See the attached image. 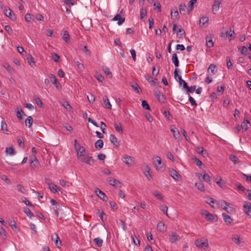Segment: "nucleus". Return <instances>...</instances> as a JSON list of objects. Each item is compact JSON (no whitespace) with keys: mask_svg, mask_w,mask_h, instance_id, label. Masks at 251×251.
I'll return each instance as SVG.
<instances>
[{"mask_svg":"<svg viewBox=\"0 0 251 251\" xmlns=\"http://www.w3.org/2000/svg\"><path fill=\"white\" fill-rule=\"evenodd\" d=\"M49 188L50 190V191L54 193L57 192L60 190V189L58 188L57 186L55 184H53L52 186H51L50 185L49 187Z\"/></svg>","mask_w":251,"mask_h":251,"instance_id":"obj_45","label":"nucleus"},{"mask_svg":"<svg viewBox=\"0 0 251 251\" xmlns=\"http://www.w3.org/2000/svg\"><path fill=\"white\" fill-rule=\"evenodd\" d=\"M52 238L54 240L56 246L59 247V245H61V241H60V239L57 234L55 233L52 235Z\"/></svg>","mask_w":251,"mask_h":251,"instance_id":"obj_27","label":"nucleus"},{"mask_svg":"<svg viewBox=\"0 0 251 251\" xmlns=\"http://www.w3.org/2000/svg\"><path fill=\"white\" fill-rule=\"evenodd\" d=\"M29 161L30 162V167L32 168H37L40 165L39 161L36 157H34V160H32V158H29Z\"/></svg>","mask_w":251,"mask_h":251,"instance_id":"obj_18","label":"nucleus"},{"mask_svg":"<svg viewBox=\"0 0 251 251\" xmlns=\"http://www.w3.org/2000/svg\"><path fill=\"white\" fill-rule=\"evenodd\" d=\"M87 99L90 103H94L95 101V97L92 94H90L89 96H87Z\"/></svg>","mask_w":251,"mask_h":251,"instance_id":"obj_57","label":"nucleus"},{"mask_svg":"<svg viewBox=\"0 0 251 251\" xmlns=\"http://www.w3.org/2000/svg\"><path fill=\"white\" fill-rule=\"evenodd\" d=\"M103 100L106 107L108 109H111L112 108V106L109 102L108 97L107 96H104L103 98Z\"/></svg>","mask_w":251,"mask_h":251,"instance_id":"obj_28","label":"nucleus"},{"mask_svg":"<svg viewBox=\"0 0 251 251\" xmlns=\"http://www.w3.org/2000/svg\"><path fill=\"white\" fill-rule=\"evenodd\" d=\"M161 210L166 215L168 216V207L166 205H163L161 206Z\"/></svg>","mask_w":251,"mask_h":251,"instance_id":"obj_62","label":"nucleus"},{"mask_svg":"<svg viewBox=\"0 0 251 251\" xmlns=\"http://www.w3.org/2000/svg\"><path fill=\"white\" fill-rule=\"evenodd\" d=\"M195 245L198 248L201 249L205 250L209 248L208 241L207 239L204 238L196 239L195 241Z\"/></svg>","mask_w":251,"mask_h":251,"instance_id":"obj_1","label":"nucleus"},{"mask_svg":"<svg viewBox=\"0 0 251 251\" xmlns=\"http://www.w3.org/2000/svg\"><path fill=\"white\" fill-rule=\"evenodd\" d=\"M197 151L200 154L204 156L207 154V151L204 150L201 147H198L197 148Z\"/></svg>","mask_w":251,"mask_h":251,"instance_id":"obj_36","label":"nucleus"},{"mask_svg":"<svg viewBox=\"0 0 251 251\" xmlns=\"http://www.w3.org/2000/svg\"><path fill=\"white\" fill-rule=\"evenodd\" d=\"M204 174L202 176L203 179L207 182V183L210 184L211 183V179L210 176L207 174L205 172V171H204Z\"/></svg>","mask_w":251,"mask_h":251,"instance_id":"obj_42","label":"nucleus"},{"mask_svg":"<svg viewBox=\"0 0 251 251\" xmlns=\"http://www.w3.org/2000/svg\"><path fill=\"white\" fill-rule=\"evenodd\" d=\"M17 187L19 192H21L23 194L26 193V191L25 189L22 185L18 184L17 185Z\"/></svg>","mask_w":251,"mask_h":251,"instance_id":"obj_52","label":"nucleus"},{"mask_svg":"<svg viewBox=\"0 0 251 251\" xmlns=\"http://www.w3.org/2000/svg\"><path fill=\"white\" fill-rule=\"evenodd\" d=\"M153 165L156 170L161 171L164 168V164L162 162L161 159L158 156H155L153 158Z\"/></svg>","mask_w":251,"mask_h":251,"instance_id":"obj_2","label":"nucleus"},{"mask_svg":"<svg viewBox=\"0 0 251 251\" xmlns=\"http://www.w3.org/2000/svg\"><path fill=\"white\" fill-rule=\"evenodd\" d=\"M142 106L145 109L148 110H151V107L147 101L145 100H143L142 101Z\"/></svg>","mask_w":251,"mask_h":251,"instance_id":"obj_46","label":"nucleus"},{"mask_svg":"<svg viewBox=\"0 0 251 251\" xmlns=\"http://www.w3.org/2000/svg\"><path fill=\"white\" fill-rule=\"evenodd\" d=\"M4 29L10 35L13 33V30L10 25H5L4 27Z\"/></svg>","mask_w":251,"mask_h":251,"instance_id":"obj_64","label":"nucleus"},{"mask_svg":"<svg viewBox=\"0 0 251 251\" xmlns=\"http://www.w3.org/2000/svg\"><path fill=\"white\" fill-rule=\"evenodd\" d=\"M2 66L7 70V71L11 74L12 75L14 73V69L10 66V65L7 63H4L2 65Z\"/></svg>","mask_w":251,"mask_h":251,"instance_id":"obj_20","label":"nucleus"},{"mask_svg":"<svg viewBox=\"0 0 251 251\" xmlns=\"http://www.w3.org/2000/svg\"><path fill=\"white\" fill-rule=\"evenodd\" d=\"M103 146V142L102 140L99 139L96 141L95 144V147L97 149H100L102 148Z\"/></svg>","mask_w":251,"mask_h":251,"instance_id":"obj_31","label":"nucleus"},{"mask_svg":"<svg viewBox=\"0 0 251 251\" xmlns=\"http://www.w3.org/2000/svg\"><path fill=\"white\" fill-rule=\"evenodd\" d=\"M80 160L90 165H92L94 163V160L92 157L89 156L86 154Z\"/></svg>","mask_w":251,"mask_h":251,"instance_id":"obj_9","label":"nucleus"},{"mask_svg":"<svg viewBox=\"0 0 251 251\" xmlns=\"http://www.w3.org/2000/svg\"><path fill=\"white\" fill-rule=\"evenodd\" d=\"M93 242L96 246L99 247H100L102 245L103 241L100 238H96L93 240Z\"/></svg>","mask_w":251,"mask_h":251,"instance_id":"obj_35","label":"nucleus"},{"mask_svg":"<svg viewBox=\"0 0 251 251\" xmlns=\"http://www.w3.org/2000/svg\"><path fill=\"white\" fill-rule=\"evenodd\" d=\"M1 129L4 132L8 131L7 124L3 121H2L1 122Z\"/></svg>","mask_w":251,"mask_h":251,"instance_id":"obj_51","label":"nucleus"},{"mask_svg":"<svg viewBox=\"0 0 251 251\" xmlns=\"http://www.w3.org/2000/svg\"><path fill=\"white\" fill-rule=\"evenodd\" d=\"M0 235L3 239H5L7 237L6 231L2 227H0Z\"/></svg>","mask_w":251,"mask_h":251,"instance_id":"obj_50","label":"nucleus"},{"mask_svg":"<svg viewBox=\"0 0 251 251\" xmlns=\"http://www.w3.org/2000/svg\"><path fill=\"white\" fill-rule=\"evenodd\" d=\"M110 140L115 147H118L119 146V142L118 141L117 138L115 135L111 134L110 135Z\"/></svg>","mask_w":251,"mask_h":251,"instance_id":"obj_19","label":"nucleus"},{"mask_svg":"<svg viewBox=\"0 0 251 251\" xmlns=\"http://www.w3.org/2000/svg\"><path fill=\"white\" fill-rule=\"evenodd\" d=\"M169 239L172 244H176L181 239V237L176 232L173 231L169 234Z\"/></svg>","mask_w":251,"mask_h":251,"instance_id":"obj_3","label":"nucleus"},{"mask_svg":"<svg viewBox=\"0 0 251 251\" xmlns=\"http://www.w3.org/2000/svg\"><path fill=\"white\" fill-rule=\"evenodd\" d=\"M62 38L66 42L68 43L69 42L70 39V35L68 31H65L64 32Z\"/></svg>","mask_w":251,"mask_h":251,"instance_id":"obj_47","label":"nucleus"},{"mask_svg":"<svg viewBox=\"0 0 251 251\" xmlns=\"http://www.w3.org/2000/svg\"><path fill=\"white\" fill-rule=\"evenodd\" d=\"M250 124V122L248 120L244 119V121L241 124V128L245 130L248 129V124Z\"/></svg>","mask_w":251,"mask_h":251,"instance_id":"obj_40","label":"nucleus"},{"mask_svg":"<svg viewBox=\"0 0 251 251\" xmlns=\"http://www.w3.org/2000/svg\"><path fill=\"white\" fill-rule=\"evenodd\" d=\"M24 212L26 214L27 216L30 219L34 217L33 213L30 211V209L28 207L24 208Z\"/></svg>","mask_w":251,"mask_h":251,"instance_id":"obj_37","label":"nucleus"},{"mask_svg":"<svg viewBox=\"0 0 251 251\" xmlns=\"http://www.w3.org/2000/svg\"><path fill=\"white\" fill-rule=\"evenodd\" d=\"M4 12L5 15L9 18L12 21H15L16 20L15 14L14 12L8 7H5L4 8Z\"/></svg>","mask_w":251,"mask_h":251,"instance_id":"obj_5","label":"nucleus"},{"mask_svg":"<svg viewBox=\"0 0 251 251\" xmlns=\"http://www.w3.org/2000/svg\"><path fill=\"white\" fill-rule=\"evenodd\" d=\"M244 208L246 213L251 218V203L245 202L244 205Z\"/></svg>","mask_w":251,"mask_h":251,"instance_id":"obj_12","label":"nucleus"},{"mask_svg":"<svg viewBox=\"0 0 251 251\" xmlns=\"http://www.w3.org/2000/svg\"><path fill=\"white\" fill-rule=\"evenodd\" d=\"M123 162L126 163V165H127L128 166L131 165L133 161V157L128 156V155H126L123 158Z\"/></svg>","mask_w":251,"mask_h":251,"instance_id":"obj_14","label":"nucleus"},{"mask_svg":"<svg viewBox=\"0 0 251 251\" xmlns=\"http://www.w3.org/2000/svg\"><path fill=\"white\" fill-rule=\"evenodd\" d=\"M125 18H122L119 14L116 15L113 19V21H118V24L119 25H122L125 21Z\"/></svg>","mask_w":251,"mask_h":251,"instance_id":"obj_21","label":"nucleus"},{"mask_svg":"<svg viewBox=\"0 0 251 251\" xmlns=\"http://www.w3.org/2000/svg\"><path fill=\"white\" fill-rule=\"evenodd\" d=\"M1 179L5 181L7 184H10L11 181L8 178L7 176L5 175H2L0 176Z\"/></svg>","mask_w":251,"mask_h":251,"instance_id":"obj_61","label":"nucleus"},{"mask_svg":"<svg viewBox=\"0 0 251 251\" xmlns=\"http://www.w3.org/2000/svg\"><path fill=\"white\" fill-rule=\"evenodd\" d=\"M219 204L221 205V207L224 210H226L228 213H230L233 211V208L229 206V204L224 200L219 201Z\"/></svg>","mask_w":251,"mask_h":251,"instance_id":"obj_4","label":"nucleus"},{"mask_svg":"<svg viewBox=\"0 0 251 251\" xmlns=\"http://www.w3.org/2000/svg\"><path fill=\"white\" fill-rule=\"evenodd\" d=\"M196 85H193V86H192L191 87H188V86L187 85V87H186V88H185V89H186L187 91L189 93H193L195 90L196 89Z\"/></svg>","mask_w":251,"mask_h":251,"instance_id":"obj_60","label":"nucleus"},{"mask_svg":"<svg viewBox=\"0 0 251 251\" xmlns=\"http://www.w3.org/2000/svg\"><path fill=\"white\" fill-rule=\"evenodd\" d=\"M220 4H217L216 3H214V4L212 6V10L213 12L215 14V12H217L219 9L220 7Z\"/></svg>","mask_w":251,"mask_h":251,"instance_id":"obj_59","label":"nucleus"},{"mask_svg":"<svg viewBox=\"0 0 251 251\" xmlns=\"http://www.w3.org/2000/svg\"><path fill=\"white\" fill-rule=\"evenodd\" d=\"M169 174L170 176L176 180H178L180 178V175L174 169H171L169 170Z\"/></svg>","mask_w":251,"mask_h":251,"instance_id":"obj_11","label":"nucleus"},{"mask_svg":"<svg viewBox=\"0 0 251 251\" xmlns=\"http://www.w3.org/2000/svg\"><path fill=\"white\" fill-rule=\"evenodd\" d=\"M197 2V0H190L189 1V8H188V11L189 12H190L192 11L193 7H194V4Z\"/></svg>","mask_w":251,"mask_h":251,"instance_id":"obj_49","label":"nucleus"},{"mask_svg":"<svg viewBox=\"0 0 251 251\" xmlns=\"http://www.w3.org/2000/svg\"><path fill=\"white\" fill-rule=\"evenodd\" d=\"M172 62L174 64L175 66L177 67L179 66V61L177 58V54L176 53H174L172 55Z\"/></svg>","mask_w":251,"mask_h":251,"instance_id":"obj_26","label":"nucleus"},{"mask_svg":"<svg viewBox=\"0 0 251 251\" xmlns=\"http://www.w3.org/2000/svg\"><path fill=\"white\" fill-rule=\"evenodd\" d=\"M107 181L109 183V184L112 186L116 187H121V183L119 180L114 179L112 177H109L106 179Z\"/></svg>","mask_w":251,"mask_h":251,"instance_id":"obj_6","label":"nucleus"},{"mask_svg":"<svg viewBox=\"0 0 251 251\" xmlns=\"http://www.w3.org/2000/svg\"><path fill=\"white\" fill-rule=\"evenodd\" d=\"M232 241H233L236 244L242 246V244L244 243V240L238 235H234L232 238Z\"/></svg>","mask_w":251,"mask_h":251,"instance_id":"obj_7","label":"nucleus"},{"mask_svg":"<svg viewBox=\"0 0 251 251\" xmlns=\"http://www.w3.org/2000/svg\"><path fill=\"white\" fill-rule=\"evenodd\" d=\"M155 96L158 99V100L161 102H164L165 98L164 96L160 93L159 91H156L155 92Z\"/></svg>","mask_w":251,"mask_h":251,"instance_id":"obj_16","label":"nucleus"},{"mask_svg":"<svg viewBox=\"0 0 251 251\" xmlns=\"http://www.w3.org/2000/svg\"><path fill=\"white\" fill-rule=\"evenodd\" d=\"M5 152L7 154L10 155L11 156L14 155L16 153L15 150L13 147L6 148Z\"/></svg>","mask_w":251,"mask_h":251,"instance_id":"obj_24","label":"nucleus"},{"mask_svg":"<svg viewBox=\"0 0 251 251\" xmlns=\"http://www.w3.org/2000/svg\"><path fill=\"white\" fill-rule=\"evenodd\" d=\"M144 175L147 177L149 180H151L152 179V176L150 174V168L148 166V165L146 164L144 165Z\"/></svg>","mask_w":251,"mask_h":251,"instance_id":"obj_17","label":"nucleus"},{"mask_svg":"<svg viewBox=\"0 0 251 251\" xmlns=\"http://www.w3.org/2000/svg\"><path fill=\"white\" fill-rule=\"evenodd\" d=\"M18 111H17V118L20 120H22L23 119V115L24 114V112L22 109V108H17Z\"/></svg>","mask_w":251,"mask_h":251,"instance_id":"obj_41","label":"nucleus"},{"mask_svg":"<svg viewBox=\"0 0 251 251\" xmlns=\"http://www.w3.org/2000/svg\"><path fill=\"white\" fill-rule=\"evenodd\" d=\"M95 193H96L97 195L103 201H107L108 197L102 191H101L99 188H96L95 189Z\"/></svg>","mask_w":251,"mask_h":251,"instance_id":"obj_8","label":"nucleus"},{"mask_svg":"<svg viewBox=\"0 0 251 251\" xmlns=\"http://www.w3.org/2000/svg\"><path fill=\"white\" fill-rule=\"evenodd\" d=\"M201 214L202 216H204L205 219L210 221H214V217L213 214L209 213L207 210H202L201 212Z\"/></svg>","mask_w":251,"mask_h":251,"instance_id":"obj_10","label":"nucleus"},{"mask_svg":"<svg viewBox=\"0 0 251 251\" xmlns=\"http://www.w3.org/2000/svg\"><path fill=\"white\" fill-rule=\"evenodd\" d=\"M229 159L231 161H232L235 164L239 162V159H238V157L236 155H232V154L230 155L229 156Z\"/></svg>","mask_w":251,"mask_h":251,"instance_id":"obj_48","label":"nucleus"},{"mask_svg":"<svg viewBox=\"0 0 251 251\" xmlns=\"http://www.w3.org/2000/svg\"><path fill=\"white\" fill-rule=\"evenodd\" d=\"M147 11L145 9L142 8L140 10V18L142 20L146 15Z\"/></svg>","mask_w":251,"mask_h":251,"instance_id":"obj_55","label":"nucleus"},{"mask_svg":"<svg viewBox=\"0 0 251 251\" xmlns=\"http://www.w3.org/2000/svg\"><path fill=\"white\" fill-rule=\"evenodd\" d=\"M171 131L173 134V136L176 139H178L179 138L180 133L178 129L177 128L175 127L171 128Z\"/></svg>","mask_w":251,"mask_h":251,"instance_id":"obj_25","label":"nucleus"},{"mask_svg":"<svg viewBox=\"0 0 251 251\" xmlns=\"http://www.w3.org/2000/svg\"><path fill=\"white\" fill-rule=\"evenodd\" d=\"M186 8V6L185 4L181 3L179 6L180 13L182 15H185Z\"/></svg>","mask_w":251,"mask_h":251,"instance_id":"obj_33","label":"nucleus"},{"mask_svg":"<svg viewBox=\"0 0 251 251\" xmlns=\"http://www.w3.org/2000/svg\"><path fill=\"white\" fill-rule=\"evenodd\" d=\"M157 228L160 231H164L166 230L165 224L163 222H160L157 224Z\"/></svg>","mask_w":251,"mask_h":251,"instance_id":"obj_44","label":"nucleus"},{"mask_svg":"<svg viewBox=\"0 0 251 251\" xmlns=\"http://www.w3.org/2000/svg\"><path fill=\"white\" fill-rule=\"evenodd\" d=\"M75 148L76 149V151H77V152H85V149L83 147H81L80 146V145L78 144V145H76V143L77 142V140H75Z\"/></svg>","mask_w":251,"mask_h":251,"instance_id":"obj_34","label":"nucleus"},{"mask_svg":"<svg viewBox=\"0 0 251 251\" xmlns=\"http://www.w3.org/2000/svg\"><path fill=\"white\" fill-rule=\"evenodd\" d=\"M131 87L138 94H139L141 93L142 90L141 88H140L139 85L133 82L131 84Z\"/></svg>","mask_w":251,"mask_h":251,"instance_id":"obj_22","label":"nucleus"},{"mask_svg":"<svg viewBox=\"0 0 251 251\" xmlns=\"http://www.w3.org/2000/svg\"><path fill=\"white\" fill-rule=\"evenodd\" d=\"M195 187H196L197 189L201 192L205 191L204 185L201 182H196L195 183Z\"/></svg>","mask_w":251,"mask_h":251,"instance_id":"obj_30","label":"nucleus"},{"mask_svg":"<svg viewBox=\"0 0 251 251\" xmlns=\"http://www.w3.org/2000/svg\"><path fill=\"white\" fill-rule=\"evenodd\" d=\"M226 65L228 69H230L232 66V63L231 62L230 59L228 56H227L226 57Z\"/></svg>","mask_w":251,"mask_h":251,"instance_id":"obj_63","label":"nucleus"},{"mask_svg":"<svg viewBox=\"0 0 251 251\" xmlns=\"http://www.w3.org/2000/svg\"><path fill=\"white\" fill-rule=\"evenodd\" d=\"M59 183L61 185L65 188H68L69 187V182L66 181L63 179H61L59 180Z\"/></svg>","mask_w":251,"mask_h":251,"instance_id":"obj_54","label":"nucleus"},{"mask_svg":"<svg viewBox=\"0 0 251 251\" xmlns=\"http://www.w3.org/2000/svg\"><path fill=\"white\" fill-rule=\"evenodd\" d=\"M25 125L28 127H30L33 123V118L31 116H28L25 121Z\"/></svg>","mask_w":251,"mask_h":251,"instance_id":"obj_32","label":"nucleus"},{"mask_svg":"<svg viewBox=\"0 0 251 251\" xmlns=\"http://www.w3.org/2000/svg\"><path fill=\"white\" fill-rule=\"evenodd\" d=\"M34 100L35 101L36 103L40 107H42L43 105V102H42L40 99L37 95H34L33 96Z\"/></svg>","mask_w":251,"mask_h":251,"instance_id":"obj_38","label":"nucleus"},{"mask_svg":"<svg viewBox=\"0 0 251 251\" xmlns=\"http://www.w3.org/2000/svg\"><path fill=\"white\" fill-rule=\"evenodd\" d=\"M222 216L223 217L225 222L227 225H229L232 222V219L231 217L226 213H223Z\"/></svg>","mask_w":251,"mask_h":251,"instance_id":"obj_23","label":"nucleus"},{"mask_svg":"<svg viewBox=\"0 0 251 251\" xmlns=\"http://www.w3.org/2000/svg\"><path fill=\"white\" fill-rule=\"evenodd\" d=\"M209 21V18L208 17H202L200 19V24L204 25L205 24L207 23Z\"/></svg>","mask_w":251,"mask_h":251,"instance_id":"obj_43","label":"nucleus"},{"mask_svg":"<svg viewBox=\"0 0 251 251\" xmlns=\"http://www.w3.org/2000/svg\"><path fill=\"white\" fill-rule=\"evenodd\" d=\"M208 70L210 71L213 75H215L217 72V68L214 64H211L208 68Z\"/></svg>","mask_w":251,"mask_h":251,"instance_id":"obj_29","label":"nucleus"},{"mask_svg":"<svg viewBox=\"0 0 251 251\" xmlns=\"http://www.w3.org/2000/svg\"><path fill=\"white\" fill-rule=\"evenodd\" d=\"M153 195L159 200L162 201L163 199V197L162 196L160 193H159L158 191H156L153 192Z\"/></svg>","mask_w":251,"mask_h":251,"instance_id":"obj_58","label":"nucleus"},{"mask_svg":"<svg viewBox=\"0 0 251 251\" xmlns=\"http://www.w3.org/2000/svg\"><path fill=\"white\" fill-rule=\"evenodd\" d=\"M206 46L208 48H212L214 46V42L212 40V35H210V36H206Z\"/></svg>","mask_w":251,"mask_h":251,"instance_id":"obj_13","label":"nucleus"},{"mask_svg":"<svg viewBox=\"0 0 251 251\" xmlns=\"http://www.w3.org/2000/svg\"><path fill=\"white\" fill-rule=\"evenodd\" d=\"M95 76L97 80L100 82H102L104 80V77L100 74H96Z\"/></svg>","mask_w":251,"mask_h":251,"instance_id":"obj_56","label":"nucleus"},{"mask_svg":"<svg viewBox=\"0 0 251 251\" xmlns=\"http://www.w3.org/2000/svg\"><path fill=\"white\" fill-rule=\"evenodd\" d=\"M49 77L50 79H52L53 81V83L54 84V85L57 89H60L61 88V86L60 84L57 81L56 77L53 75L50 74L49 75Z\"/></svg>","mask_w":251,"mask_h":251,"instance_id":"obj_15","label":"nucleus"},{"mask_svg":"<svg viewBox=\"0 0 251 251\" xmlns=\"http://www.w3.org/2000/svg\"><path fill=\"white\" fill-rule=\"evenodd\" d=\"M103 71L107 75L109 76L110 78H111L112 76V73H111L110 69L107 67H103L102 69Z\"/></svg>","mask_w":251,"mask_h":251,"instance_id":"obj_53","label":"nucleus"},{"mask_svg":"<svg viewBox=\"0 0 251 251\" xmlns=\"http://www.w3.org/2000/svg\"><path fill=\"white\" fill-rule=\"evenodd\" d=\"M114 127H115L116 130L118 132H119L121 134H122L123 133V128H122V127L121 125V124H118L117 123H115L114 124Z\"/></svg>","mask_w":251,"mask_h":251,"instance_id":"obj_39","label":"nucleus"}]
</instances>
